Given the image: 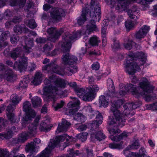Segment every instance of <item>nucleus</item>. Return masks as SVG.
<instances>
[{"instance_id": "obj_1", "label": "nucleus", "mask_w": 157, "mask_h": 157, "mask_svg": "<svg viewBox=\"0 0 157 157\" xmlns=\"http://www.w3.org/2000/svg\"><path fill=\"white\" fill-rule=\"evenodd\" d=\"M112 102L110 111L112 112L114 116L113 118H109L108 121L109 126L108 131L111 135L109 138L112 141L118 142L121 140L126 138L129 135V133L124 132L119 136H114L121 132V130L117 128L118 126L122 127L124 125L125 119L123 117L122 114L118 109L123 104V101L121 100L118 99Z\"/></svg>"}, {"instance_id": "obj_2", "label": "nucleus", "mask_w": 157, "mask_h": 157, "mask_svg": "<svg viewBox=\"0 0 157 157\" xmlns=\"http://www.w3.org/2000/svg\"><path fill=\"white\" fill-rule=\"evenodd\" d=\"M139 86L140 87L141 90H137L135 85L131 84H128L124 87L125 90L122 89H120L119 91L120 95L123 96L128 92L133 95H136V97L140 95L144 96L146 101H149L154 99L155 96L152 95L154 87L149 85V82L146 78H142L139 83Z\"/></svg>"}, {"instance_id": "obj_3", "label": "nucleus", "mask_w": 157, "mask_h": 157, "mask_svg": "<svg viewBox=\"0 0 157 157\" xmlns=\"http://www.w3.org/2000/svg\"><path fill=\"white\" fill-rule=\"evenodd\" d=\"M146 59V56L142 52L129 55L127 58L124 64L126 68V72L131 75L130 78L133 83L136 84L138 81V78L134 75V74L136 71H140L139 66L143 65Z\"/></svg>"}, {"instance_id": "obj_4", "label": "nucleus", "mask_w": 157, "mask_h": 157, "mask_svg": "<svg viewBox=\"0 0 157 157\" xmlns=\"http://www.w3.org/2000/svg\"><path fill=\"white\" fill-rule=\"evenodd\" d=\"M105 1L111 8L116 6L115 0ZM90 5L91 8L92 9L94 8V11H92L90 12V21L86 25V29L85 32L86 34L89 35L98 30L95 22L97 21H99L101 18L100 7L97 0H91Z\"/></svg>"}, {"instance_id": "obj_5", "label": "nucleus", "mask_w": 157, "mask_h": 157, "mask_svg": "<svg viewBox=\"0 0 157 157\" xmlns=\"http://www.w3.org/2000/svg\"><path fill=\"white\" fill-rule=\"evenodd\" d=\"M54 86H49L45 89V91L47 93L49 100L55 102L57 99V95H63V92L61 89L64 88L65 86L64 80L58 78L54 82Z\"/></svg>"}, {"instance_id": "obj_6", "label": "nucleus", "mask_w": 157, "mask_h": 157, "mask_svg": "<svg viewBox=\"0 0 157 157\" xmlns=\"http://www.w3.org/2000/svg\"><path fill=\"white\" fill-rule=\"evenodd\" d=\"M72 137L67 135L66 134H64L56 137L55 140H51L48 147L43 151L40 155V157H49L51 151L56 146L59 145L61 142H63L65 140L67 142L71 141L72 140Z\"/></svg>"}, {"instance_id": "obj_7", "label": "nucleus", "mask_w": 157, "mask_h": 157, "mask_svg": "<svg viewBox=\"0 0 157 157\" xmlns=\"http://www.w3.org/2000/svg\"><path fill=\"white\" fill-rule=\"evenodd\" d=\"M62 59L63 63L66 66L64 69L66 71L65 74L67 73V71H69L70 73V74L71 73H75L77 71L78 67L76 66L78 60L76 57L67 53L62 56Z\"/></svg>"}, {"instance_id": "obj_8", "label": "nucleus", "mask_w": 157, "mask_h": 157, "mask_svg": "<svg viewBox=\"0 0 157 157\" xmlns=\"http://www.w3.org/2000/svg\"><path fill=\"white\" fill-rule=\"evenodd\" d=\"M107 86L108 92L105 96L101 95L99 97V102L101 105L105 107H107L108 105L107 97H119L118 94L115 91L113 82L111 78H109L107 80Z\"/></svg>"}, {"instance_id": "obj_9", "label": "nucleus", "mask_w": 157, "mask_h": 157, "mask_svg": "<svg viewBox=\"0 0 157 157\" xmlns=\"http://www.w3.org/2000/svg\"><path fill=\"white\" fill-rule=\"evenodd\" d=\"M80 33L78 32L75 33L76 36L74 34H71L69 32H67L63 36L62 40L59 43V45L61 47L63 52H68L71 48V42L79 37L80 36Z\"/></svg>"}, {"instance_id": "obj_10", "label": "nucleus", "mask_w": 157, "mask_h": 157, "mask_svg": "<svg viewBox=\"0 0 157 157\" xmlns=\"http://www.w3.org/2000/svg\"><path fill=\"white\" fill-rule=\"evenodd\" d=\"M39 117L37 116L34 121L33 124H30L28 126V132H23L18 137L19 141L20 143H24L29 137L34 136L36 132V127L39 125Z\"/></svg>"}, {"instance_id": "obj_11", "label": "nucleus", "mask_w": 157, "mask_h": 157, "mask_svg": "<svg viewBox=\"0 0 157 157\" xmlns=\"http://www.w3.org/2000/svg\"><path fill=\"white\" fill-rule=\"evenodd\" d=\"M50 9V17L54 22H58L61 20L62 17L65 15V12L63 9L60 8H53L48 4L43 6V9L46 11H48Z\"/></svg>"}, {"instance_id": "obj_12", "label": "nucleus", "mask_w": 157, "mask_h": 157, "mask_svg": "<svg viewBox=\"0 0 157 157\" xmlns=\"http://www.w3.org/2000/svg\"><path fill=\"white\" fill-rule=\"evenodd\" d=\"M23 109L26 113L22 120L24 123H25L28 121L31 120L36 115V113L32 109L31 104L29 101H26L23 103Z\"/></svg>"}, {"instance_id": "obj_13", "label": "nucleus", "mask_w": 157, "mask_h": 157, "mask_svg": "<svg viewBox=\"0 0 157 157\" xmlns=\"http://www.w3.org/2000/svg\"><path fill=\"white\" fill-rule=\"evenodd\" d=\"M131 0H117V4L116 9L120 11L124 10L130 2ZM133 2H136L143 5L147 4L146 0H132Z\"/></svg>"}, {"instance_id": "obj_14", "label": "nucleus", "mask_w": 157, "mask_h": 157, "mask_svg": "<svg viewBox=\"0 0 157 157\" xmlns=\"http://www.w3.org/2000/svg\"><path fill=\"white\" fill-rule=\"evenodd\" d=\"M71 99H74L73 101L69 102L67 104V106L69 108H72L66 111V113L68 115H73L76 113L79 109V105L80 104L79 101L75 98L71 97Z\"/></svg>"}, {"instance_id": "obj_15", "label": "nucleus", "mask_w": 157, "mask_h": 157, "mask_svg": "<svg viewBox=\"0 0 157 157\" xmlns=\"http://www.w3.org/2000/svg\"><path fill=\"white\" fill-rule=\"evenodd\" d=\"M75 90L78 97L82 98L83 100L86 101H92L93 95L91 94H89L86 88L85 89L84 88H77Z\"/></svg>"}, {"instance_id": "obj_16", "label": "nucleus", "mask_w": 157, "mask_h": 157, "mask_svg": "<svg viewBox=\"0 0 157 157\" xmlns=\"http://www.w3.org/2000/svg\"><path fill=\"white\" fill-rule=\"evenodd\" d=\"M47 32L49 34V36L48 38V40L52 41L55 42L63 32V29H60L58 30H56L55 28L52 27L48 29Z\"/></svg>"}, {"instance_id": "obj_17", "label": "nucleus", "mask_w": 157, "mask_h": 157, "mask_svg": "<svg viewBox=\"0 0 157 157\" xmlns=\"http://www.w3.org/2000/svg\"><path fill=\"white\" fill-rule=\"evenodd\" d=\"M17 76L12 70L10 68L5 70L3 74H1L0 77L8 82H12L16 80Z\"/></svg>"}, {"instance_id": "obj_18", "label": "nucleus", "mask_w": 157, "mask_h": 157, "mask_svg": "<svg viewBox=\"0 0 157 157\" xmlns=\"http://www.w3.org/2000/svg\"><path fill=\"white\" fill-rule=\"evenodd\" d=\"M46 69H50L52 72L61 75H63L66 72L65 70L61 68L54 62L50 63L47 66Z\"/></svg>"}, {"instance_id": "obj_19", "label": "nucleus", "mask_w": 157, "mask_h": 157, "mask_svg": "<svg viewBox=\"0 0 157 157\" xmlns=\"http://www.w3.org/2000/svg\"><path fill=\"white\" fill-rule=\"evenodd\" d=\"M27 58L23 56L19 59L18 63L17 61L15 62L13 66V68L15 69L17 68L21 72L25 70L27 67Z\"/></svg>"}, {"instance_id": "obj_20", "label": "nucleus", "mask_w": 157, "mask_h": 157, "mask_svg": "<svg viewBox=\"0 0 157 157\" xmlns=\"http://www.w3.org/2000/svg\"><path fill=\"white\" fill-rule=\"evenodd\" d=\"M70 125L71 124L69 122L63 119L62 122L58 124V127L56 131V133L58 134L60 132L66 131Z\"/></svg>"}, {"instance_id": "obj_21", "label": "nucleus", "mask_w": 157, "mask_h": 157, "mask_svg": "<svg viewBox=\"0 0 157 157\" xmlns=\"http://www.w3.org/2000/svg\"><path fill=\"white\" fill-rule=\"evenodd\" d=\"M149 29V26L144 25L136 33V37L137 39H141L145 36Z\"/></svg>"}, {"instance_id": "obj_22", "label": "nucleus", "mask_w": 157, "mask_h": 157, "mask_svg": "<svg viewBox=\"0 0 157 157\" xmlns=\"http://www.w3.org/2000/svg\"><path fill=\"white\" fill-rule=\"evenodd\" d=\"M139 10L136 7H133L131 9L129 10L127 13L130 18L136 20L140 17L139 15Z\"/></svg>"}, {"instance_id": "obj_23", "label": "nucleus", "mask_w": 157, "mask_h": 157, "mask_svg": "<svg viewBox=\"0 0 157 157\" xmlns=\"http://www.w3.org/2000/svg\"><path fill=\"white\" fill-rule=\"evenodd\" d=\"M16 128L14 126L12 127L10 129H8L7 132H2L0 133V138L4 140L8 139L11 138L13 134V131H14Z\"/></svg>"}, {"instance_id": "obj_24", "label": "nucleus", "mask_w": 157, "mask_h": 157, "mask_svg": "<svg viewBox=\"0 0 157 157\" xmlns=\"http://www.w3.org/2000/svg\"><path fill=\"white\" fill-rule=\"evenodd\" d=\"M25 150L27 152H29L32 155H35L36 153L38 151L37 146L31 142L26 145Z\"/></svg>"}, {"instance_id": "obj_25", "label": "nucleus", "mask_w": 157, "mask_h": 157, "mask_svg": "<svg viewBox=\"0 0 157 157\" xmlns=\"http://www.w3.org/2000/svg\"><path fill=\"white\" fill-rule=\"evenodd\" d=\"M90 138L91 140L94 141L96 139L99 141L105 138V135L103 134L101 130L95 132L91 134Z\"/></svg>"}, {"instance_id": "obj_26", "label": "nucleus", "mask_w": 157, "mask_h": 157, "mask_svg": "<svg viewBox=\"0 0 157 157\" xmlns=\"http://www.w3.org/2000/svg\"><path fill=\"white\" fill-rule=\"evenodd\" d=\"M88 12L87 9H85L84 8H83L81 16L78 18L77 23L79 25H83L87 20L86 17L88 14Z\"/></svg>"}, {"instance_id": "obj_27", "label": "nucleus", "mask_w": 157, "mask_h": 157, "mask_svg": "<svg viewBox=\"0 0 157 157\" xmlns=\"http://www.w3.org/2000/svg\"><path fill=\"white\" fill-rule=\"evenodd\" d=\"M96 114H97L96 117V120L93 121L92 125L93 128L97 127L100 124H101L102 122L103 117L101 114L99 113L98 111H95Z\"/></svg>"}, {"instance_id": "obj_28", "label": "nucleus", "mask_w": 157, "mask_h": 157, "mask_svg": "<svg viewBox=\"0 0 157 157\" xmlns=\"http://www.w3.org/2000/svg\"><path fill=\"white\" fill-rule=\"evenodd\" d=\"M22 53V50L21 47H18L12 51L10 53V57L14 60H16Z\"/></svg>"}, {"instance_id": "obj_29", "label": "nucleus", "mask_w": 157, "mask_h": 157, "mask_svg": "<svg viewBox=\"0 0 157 157\" xmlns=\"http://www.w3.org/2000/svg\"><path fill=\"white\" fill-rule=\"evenodd\" d=\"M87 91L88 92L89 94H92V100L94 98V94L95 92L98 91L99 88L98 86L96 85H92L86 88Z\"/></svg>"}, {"instance_id": "obj_30", "label": "nucleus", "mask_w": 157, "mask_h": 157, "mask_svg": "<svg viewBox=\"0 0 157 157\" xmlns=\"http://www.w3.org/2000/svg\"><path fill=\"white\" fill-rule=\"evenodd\" d=\"M75 120L81 123L84 122L86 120V117L84 116L81 113H76L73 117Z\"/></svg>"}, {"instance_id": "obj_31", "label": "nucleus", "mask_w": 157, "mask_h": 157, "mask_svg": "<svg viewBox=\"0 0 157 157\" xmlns=\"http://www.w3.org/2000/svg\"><path fill=\"white\" fill-rule=\"evenodd\" d=\"M39 84V72H36L31 78V84L34 86H37Z\"/></svg>"}, {"instance_id": "obj_32", "label": "nucleus", "mask_w": 157, "mask_h": 157, "mask_svg": "<svg viewBox=\"0 0 157 157\" xmlns=\"http://www.w3.org/2000/svg\"><path fill=\"white\" fill-rule=\"evenodd\" d=\"M100 42L99 38L95 35L93 36L89 40V43L93 46H98Z\"/></svg>"}, {"instance_id": "obj_33", "label": "nucleus", "mask_w": 157, "mask_h": 157, "mask_svg": "<svg viewBox=\"0 0 157 157\" xmlns=\"http://www.w3.org/2000/svg\"><path fill=\"white\" fill-rule=\"evenodd\" d=\"M22 39L25 43L26 45L30 47L31 48L33 46V39H30L26 36H23Z\"/></svg>"}, {"instance_id": "obj_34", "label": "nucleus", "mask_w": 157, "mask_h": 157, "mask_svg": "<svg viewBox=\"0 0 157 157\" xmlns=\"http://www.w3.org/2000/svg\"><path fill=\"white\" fill-rule=\"evenodd\" d=\"M139 105V104L133 103H126L124 105V108H127L130 110L136 109Z\"/></svg>"}, {"instance_id": "obj_35", "label": "nucleus", "mask_w": 157, "mask_h": 157, "mask_svg": "<svg viewBox=\"0 0 157 157\" xmlns=\"http://www.w3.org/2000/svg\"><path fill=\"white\" fill-rule=\"evenodd\" d=\"M29 82V79L28 77L27 76L25 78L19 83V86L21 88H26L28 86V83Z\"/></svg>"}, {"instance_id": "obj_36", "label": "nucleus", "mask_w": 157, "mask_h": 157, "mask_svg": "<svg viewBox=\"0 0 157 157\" xmlns=\"http://www.w3.org/2000/svg\"><path fill=\"white\" fill-rule=\"evenodd\" d=\"M41 123V125H40V130L41 131L47 132L50 130L52 126H49L47 125L46 123L43 121Z\"/></svg>"}, {"instance_id": "obj_37", "label": "nucleus", "mask_w": 157, "mask_h": 157, "mask_svg": "<svg viewBox=\"0 0 157 157\" xmlns=\"http://www.w3.org/2000/svg\"><path fill=\"white\" fill-rule=\"evenodd\" d=\"M124 109H125L123 113H121V114H122V116L125 119V121L124 122V125L126 117L130 115L131 116H132V115H134V113L133 112H132V111L127 108Z\"/></svg>"}, {"instance_id": "obj_38", "label": "nucleus", "mask_w": 157, "mask_h": 157, "mask_svg": "<svg viewBox=\"0 0 157 157\" xmlns=\"http://www.w3.org/2000/svg\"><path fill=\"white\" fill-rule=\"evenodd\" d=\"M33 107L34 108H36L39 105V99L38 97L35 96L31 99Z\"/></svg>"}, {"instance_id": "obj_39", "label": "nucleus", "mask_w": 157, "mask_h": 157, "mask_svg": "<svg viewBox=\"0 0 157 157\" xmlns=\"http://www.w3.org/2000/svg\"><path fill=\"white\" fill-rule=\"evenodd\" d=\"M65 104V102L63 101H61L60 102L57 103L56 104L53 103L52 106L54 107V109L55 111L63 107Z\"/></svg>"}, {"instance_id": "obj_40", "label": "nucleus", "mask_w": 157, "mask_h": 157, "mask_svg": "<svg viewBox=\"0 0 157 157\" xmlns=\"http://www.w3.org/2000/svg\"><path fill=\"white\" fill-rule=\"evenodd\" d=\"M113 43L112 45V48L114 51H116L117 49H119L120 48V43L118 40L116 38L113 39Z\"/></svg>"}, {"instance_id": "obj_41", "label": "nucleus", "mask_w": 157, "mask_h": 157, "mask_svg": "<svg viewBox=\"0 0 157 157\" xmlns=\"http://www.w3.org/2000/svg\"><path fill=\"white\" fill-rule=\"evenodd\" d=\"M26 25L31 29H34L36 27V24L35 20L32 19L29 20L28 22L26 21Z\"/></svg>"}, {"instance_id": "obj_42", "label": "nucleus", "mask_w": 157, "mask_h": 157, "mask_svg": "<svg viewBox=\"0 0 157 157\" xmlns=\"http://www.w3.org/2000/svg\"><path fill=\"white\" fill-rule=\"evenodd\" d=\"M123 143L121 141L120 144H116L114 143L110 144H109V147L111 149H120L122 147V145Z\"/></svg>"}, {"instance_id": "obj_43", "label": "nucleus", "mask_w": 157, "mask_h": 157, "mask_svg": "<svg viewBox=\"0 0 157 157\" xmlns=\"http://www.w3.org/2000/svg\"><path fill=\"white\" fill-rule=\"evenodd\" d=\"M135 44H136L132 40H128L127 43H124V45L126 49L130 50L132 48V46Z\"/></svg>"}, {"instance_id": "obj_44", "label": "nucleus", "mask_w": 157, "mask_h": 157, "mask_svg": "<svg viewBox=\"0 0 157 157\" xmlns=\"http://www.w3.org/2000/svg\"><path fill=\"white\" fill-rule=\"evenodd\" d=\"M87 135L88 134L86 132H84L78 134L77 136L82 142H84L86 140Z\"/></svg>"}, {"instance_id": "obj_45", "label": "nucleus", "mask_w": 157, "mask_h": 157, "mask_svg": "<svg viewBox=\"0 0 157 157\" xmlns=\"http://www.w3.org/2000/svg\"><path fill=\"white\" fill-rule=\"evenodd\" d=\"M10 99L12 102L15 105L18 103L20 101L17 95L16 94H13L11 95Z\"/></svg>"}, {"instance_id": "obj_46", "label": "nucleus", "mask_w": 157, "mask_h": 157, "mask_svg": "<svg viewBox=\"0 0 157 157\" xmlns=\"http://www.w3.org/2000/svg\"><path fill=\"white\" fill-rule=\"evenodd\" d=\"M111 19L114 22L117 21V24H119L123 20V18L121 16H119L117 17L116 16L113 15L112 16Z\"/></svg>"}, {"instance_id": "obj_47", "label": "nucleus", "mask_w": 157, "mask_h": 157, "mask_svg": "<svg viewBox=\"0 0 157 157\" xmlns=\"http://www.w3.org/2000/svg\"><path fill=\"white\" fill-rule=\"evenodd\" d=\"M134 22L130 20H128L125 22V26L126 29L130 30L132 29L134 26Z\"/></svg>"}, {"instance_id": "obj_48", "label": "nucleus", "mask_w": 157, "mask_h": 157, "mask_svg": "<svg viewBox=\"0 0 157 157\" xmlns=\"http://www.w3.org/2000/svg\"><path fill=\"white\" fill-rule=\"evenodd\" d=\"M15 108L16 105H15L10 104L7 106L6 109V110L8 112L7 114L13 113L12 112L15 110Z\"/></svg>"}, {"instance_id": "obj_49", "label": "nucleus", "mask_w": 157, "mask_h": 157, "mask_svg": "<svg viewBox=\"0 0 157 157\" xmlns=\"http://www.w3.org/2000/svg\"><path fill=\"white\" fill-rule=\"evenodd\" d=\"M146 109H152L153 110H157V102L152 104H150L146 105Z\"/></svg>"}, {"instance_id": "obj_50", "label": "nucleus", "mask_w": 157, "mask_h": 157, "mask_svg": "<svg viewBox=\"0 0 157 157\" xmlns=\"http://www.w3.org/2000/svg\"><path fill=\"white\" fill-rule=\"evenodd\" d=\"M103 24H105V26L101 28V32L102 36H106V29L108 25V24L106 22V21H103Z\"/></svg>"}, {"instance_id": "obj_51", "label": "nucleus", "mask_w": 157, "mask_h": 157, "mask_svg": "<svg viewBox=\"0 0 157 157\" xmlns=\"http://www.w3.org/2000/svg\"><path fill=\"white\" fill-rule=\"evenodd\" d=\"M131 149H137L140 146V143L137 141H136L131 145L128 146Z\"/></svg>"}, {"instance_id": "obj_52", "label": "nucleus", "mask_w": 157, "mask_h": 157, "mask_svg": "<svg viewBox=\"0 0 157 157\" xmlns=\"http://www.w3.org/2000/svg\"><path fill=\"white\" fill-rule=\"evenodd\" d=\"M9 36L10 34L8 31L4 32L1 35L0 39L2 41H4L6 40Z\"/></svg>"}, {"instance_id": "obj_53", "label": "nucleus", "mask_w": 157, "mask_h": 157, "mask_svg": "<svg viewBox=\"0 0 157 157\" xmlns=\"http://www.w3.org/2000/svg\"><path fill=\"white\" fill-rule=\"evenodd\" d=\"M84 109L87 112L89 113H92V114L94 116V113L95 112L94 111L93 109L92 108L90 105H88L85 106Z\"/></svg>"}, {"instance_id": "obj_54", "label": "nucleus", "mask_w": 157, "mask_h": 157, "mask_svg": "<svg viewBox=\"0 0 157 157\" xmlns=\"http://www.w3.org/2000/svg\"><path fill=\"white\" fill-rule=\"evenodd\" d=\"M23 28V25L21 26L16 25L14 27V31L16 33H21L22 31Z\"/></svg>"}, {"instance_id": "obj_55", "label": "nucleus", "mask_w": 157, "mask_h": 157, "mask_svg": "<svg viewBox=\"0 0 157 157\" xmlns=\"http://www.w3.org/2000/svg\"><path fill=\"white\" fill-rule=\"evenodd\" d=\"M9 153L6 150H2L0 149V157H8Z\"/></svg>"}, {"instance_id": "obj_56", "label": "nucleus", "mask_w": 157, "mask_h": 157, "mask_svg": "<svg viewBox=\"0 0 157 157\" xmlns=\"http://www.w3.org/2000/svg\"><path fill=\"white\" fill-rule=\"evenodd\" d=\"M7 116L8 119L12 123H15L16 122V118L14 113L7 114Z\"/></svg>"}, {"instance_id": "obj_57", "label": "nucleus", "mask_w": 157, "mask_h": 157, "mask_svg": "<svg viewBox=\"0 0 157 157\" xmlns=\"http://www.w3.org/2000/svg\"><path fill=\"white\" fill-rule=\"evenodd\" d=\"M24 52L25 54H28L32 51V49L30 47L27 45H24L23 47Z\"/></svg>"}, {"instance_id": "obj_58", "label": "nucleus", "mask_w": 157, "mask_h": 157, "mask_svg": "<svg viewBox=\"0 0 157 157\" xmlns=\"http://www.w3.org/2000/svg\"><path fill=\"white\" fill-rule=\"evenodd\" d=\"M11 42L13 44H15L19 40V37L17 35L11 36L10 39Z\"/></svg>"}, {"instance_id": "obj_59", "label": "nucleus", "mask_w": 157, "mask_h": 157, "mask_svg": "<svg viewBox=\"0 0 157 157\" xmlns=\"http://www.w3.org/2000/svg\"><path fill=\"white\" fill-rule=\"evenodd\" d=\"M131 149L129 148V147L128 146L123 151V154L126 156V157H128L129 156V154L131 152H130L129 150Z\"/></svg>"}, {"instance_id": "obj_60", "label": "nucleus", "mask_w": 157, "mask_h": 157, "mask_svg": "<svg viewBox=\"0 0 157 157\" xmlns=\"http://www.w3.org/2000/svg\"><path fill=\"white\" fill-rule=\"evenodd\" d=\"M146 153L145 149L144 147H141L140 150L138 155H140L141 157L144 156Z\"/></svg>"}, {"instance_id": "obj_61", "label": "nucleus", "mask_w": 157, "mask_h": 157, "mask_svg": "<svg viewBox=\"0 0 157 157\" xmlns=\"http://www.w3.org/2000/svg\"><path fill=\"white\" fill-rule=\"evenodd\" d=\"M92 68L95 70H97L99 68V64L98 62H96L93 64L92 66Z\"/></svg>"}, {"instance_id": "obj_62", "label": "nucleus", "mask_w": 157, "mask_h": 157, "mask_svg": "<svg viewBox=\"0 0 157 157\" xmlns=\"http://www.w3.org/2000/svg\"><path fill=\"white\" fill-rule=\"evenodd\" d=\"M36 68V66L34 63H31L28 68V70L30 71H33Z\"/></svg>"}, {"instance_id": "obj_63", "label": "nucleus", "mask_w": 157, "mask_h": 157, "mask_svg": "<svg viewBox=\"0 0 157 157\" xmlns=\"http://www.w3.org/2000/svg\"><path fill=\"white\" fill-rule=\"evenodd\" d=\"M26 0H20L18 2V4L20 8L23 7L25 5Z\"/></svg>"}, {"instance_id": "obj_64", "label": "nucleus", "mask_w": 157, "mask_h": 157, "mask_svg": "<svg viewBox=\"0 0 157 157\" xmlns=\"http://www.w3.org/2000/svg\"><path fill=\"white\" fill-rule=\"evenodd\" d=\"M151 14L154 16H157V5L154 6Z\"/></svg>"}]
</instances>
